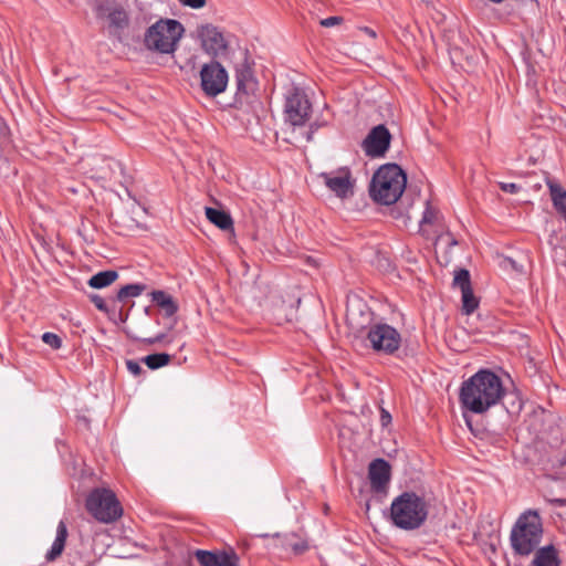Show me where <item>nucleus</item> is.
<instances>
[{
    "instance_id": "nucleus-1",
    "label": "nucleus",
    "mask_w": 566,
    "mask_h": 566,
    "mask_svg": "<svg viewBox=\"0 0 566 566\" xmlns=\"http://www.w3.org/2000/svg\"><path fill=\"white\" fill-rule=\"evenodd\" d=\"M504 394L501 378L489 369H481L462 382L459 399L463 409L481 415L496 406Z\"/></svg>"
},
{
    "instance_id": "nucleus-2",
    "label": "nucleus",
    "mask_w": 566,
    "mask_h": 566,
    "mask_svg": "<svg viewBox=\"0 0 566 566\" xmlns=\"http://www.w3.org/2000/svg\"><path fill=\"white\" fill-rule=\"evenodd\" d=\"M428 503L415 492H403L390 505L392 524L405 531L419 528L428 517Z\"/></svg>"
},
{
    "instance_id": "nucleus-3",
    "label": "nucleus",
    "mask_w": 566,
    "mask_h": 566,
    "mask_svg": "<svg viewBox=\"0 0 566 566\" xmlns=\"http://www.w3.org/2000/svg\"><path fill=\"white\" fill-rule=\"evenodd\" d=\"M407 176L397 164H386L374 175L370 196L382 205L395 203L403 193Z\"/></svg>"
},
{
    "instance_id": "nucleus-4",
    "label": "nucleus",
    "mask_w": 566,
    "mask_h": 566,
    "mask_svg": "<svg viewBox=\"0 0 566 566\" xmlns=\"http://www.w3.org/2000/svg\"><path fill=\"white\" fill-rule=\"evenodd\" d=\"M543 537V523L537 511L528 510L520 515L511 531V546L515 554L528 556L537 549Z\"/></svg>"
},
{
    "instance_id": "nucleus-5",
    "label": "nucleus",
    "mask_w": 566,
    "mask_h": 566,
    "mask_svg": "<svg viewBox=\"0 0 566 566\" xmlns=\"http://www.w3.org/2000/svg\"><path fill=\"white\" fill-rule=\"evenodd\" d=\"M185 33L184 25L175 19H159L144 34L146 49L161 54H172Z\"/></svg>"
},
{
    "instance_id": "nucleus-6",
    "label": "nucleus",
    "mask_w": 566,
    "mask_h": 566,
    "mask_svg": "<svg viewBox=\"0 0 566 566\" xmlns=\"http://www.w3.org/2000/svg\"><path fill=\"white\" fill-rule=\"evenodd\" d=\"M87 512L98 522L109 524L123 515V507L116 494L105 488L92 490L85 501Z\"/></svg>"
},
{
    "instance_id": "nucleus-7",
    "label": "nucleus",
    "mask_w": 566,
    "mask_h": 566,
    "mask_svg": "<svg viewBox=\"0 0 566 566\" xmlns=\"http://www.w3.org/2000/svg\"><path fill=\"white\" fill-rule=\"evenodd\" d=\"M366 339L376 353L395 354L401 345L400 333L387 323H375L369 326Z\"/></svg>"
},
{
    "instance_id": "nucleus-8",
    "label": "nucleus",
    "mask_w": 566,
    "mask_h": 566,
    "mask_svg": "<svg viewBox=\"0 0 566 566\" xmlns=\"http://www.w3.org/2000/svg\"><path fill=\"white\" fill-rule=\"evenodd\" d=\"M284 112L289 123L293 126H303L311 116L312 104L302 90L293 87L286 95Z\"/></svg>"
},
{
    "instance_id": "nucleus-9",
    "label": "nucleus",
    "mask_w": 566,
    "mask_h": 566,
    "mask_svg": "<svg viewBox=\"0 0 566 566\" xmlns=\"http://www.w3.org/2000/svg\"><path fill=\"white\" fill-rule=\"evenodd\" d=\"M318 178L337 198L344 200L354 196L356 180L348 167H340L332 171L321 172Z\"/></svg>"
},
{
    "instance_id": "nucleus-10",
    "label": "nucleus",
    "mask_w": 566,
    "mask_h": 566,
    "mask_svg": "<svg viewBox=\"0 0 566 566\" xmlns=\"http://www.w3.org/2000/svg\"><path fill=\"white\" fill-rule=\"evenodd\" d=\"M97 19L108 22V31L113 35H117L120 31L128 27L129 18L123 6L115 0H102L95 6Z\"/></svg>"
},
{
    "instance_id": "nucleus-11",
    "label": "nucleus",
    "mask_w": 566,
    "mask_h": 566,
    "mask_svg": "<svg viewBox=\"0 0 566 566\" xmlns=\"http://www.w3.org/2000/svg\"><path fill=\"white\" fill-rule=\"evenodd\" d=\"M200 80L202 91L213 97L226 91L228 73L219 62L212 61L201 67Z\"/></svg>"
},
{
    "instance_id": "nucleus-12",
    "label": "nucleus",
    "mask_w": 566,
    "mask_h": 566,
    "mask_svg": "<svg viewBox=\"0 0 566 566\" xmlns=\"http://www.w3.org/2000/svg\"><path fill=\"white\" fill-rule=\"evenodd\" d=\"M198 38L203 51L213 56H224L228 52L229 42L223 32L213 24H205L198 28Z\"/></svg>"
},
{
    "instance_id": "nucleus-13",
    "label": "nucleus",
    "mask_w": 566,
    "mask_h": 566,
    "mask_svg": "<svg viewBox=\"0 0 566 566\" xmlns=\"http://www.w3.org/2000/svg\"><path fill=\"white\" fill-rule=\"evenodd\" d=\"M391 142L388 128L380 124L375 126L363 142L365 154L371 158L384 157Z\"/></svg>"
},
{
    "instance_id": "nucleus-14",
    "label": "nucleus",
    "mask_w": 566,
    "mask_h": 566,
    "mask_svg": "<svg viewBox=\"0 0 566 566\" xmlns=\"http://www.w3.org/2000/svg\"><path fill=\"white\" fill-rule=\"evenodd\" d=\"M195 556L201 566H239V556L233 548L203 551L198 549Z\"/></svg>"
},
{
    "instance_id": "nucleus-15",
    "label": "nucleus",
    "mask_w": 566,
    "mask_h": 566,
    "mask_svg": "<svg viewBox=\"0 0 566 566\" xmlns=\"http://www.w3.org/2000/svg\"><path fill=\"white\" fill-rule=\"evenodd\" d=\"M368 478L375 492H384L390 481V465L384 459H375L369 463Z\"/></svg>"
},
{
    "instance_id": "nucleus-16",
    "label": "nucleus",
    "mask_w": 566,
    "mask_h": 566,
    "mask_svg": "<svg viewBox=\"0 0 566 566\" xmlns=\"http://www.w3.org/2000/svg\"><path fill=\"white\" fill-rule=\"evenodd\" d=\"M276 546L285 553L298 555L307 551L308 543L295 533H287L282 536L276 535Z\"/></svg>"
},
{
    "instance_id": "nucleus-17",
    "label": "nucleus",
    "mask_w": 566,
    "mask_h": 566,
    "mask_svg": "<svg viewBox=\"0 0 566 566\" xmlns=\"http://www.w3.org/2000/svg\"><path fill=\"white\" fill-rule=\"evenodd\" d=\"M531 566H560L557 549L553 545L535 549Z\"/></svg>"
},
{
    "instance_id": "nucleus-18",
    "label": "nucleus",
    "mask_w": 566,
    "mask_h": 566,
    "mask_svg": "<svg viewBox=\"0 0 566 566\" xmlns=\"http://www.w3.org/2000/svg\"><path fill=\"white\" fill-rule=\"evenodd\" d=\"M67 538V527L64 521H60L56 526V535L55 539L51 545V548L48 551L45 558L46 560H55L63 552L65 542Z\"/></svg>"
},
{
    "instance_id": "nucleus-19",
    "label": "nucleus",
    "mask_w": 566,
    "mask_h": 566,
    "mask_svg": "<svg viewBox=\"0 0 566 566\" xmlns=\"http://www.w3.org/2000/svg\"><path fill=\"white\" fill-rule=\"evenodd\" d=\"M206 217L211 223L223 231L233 229V220L230 213L224 210L207 207Z\"/></svg>"
},
{
    "instance_id": "nucleus-20",
    "label": "nucleus",
    "mask_w": 566,
    "mask_h": 566,
    "mask_svg": "<svg viewBox=\"0 0 566 566\" xmlns=\"http://www.w3.org/2000/svg\"><path fill=\"white\" fill-rule=\"evenodd\" d=\"M151 296L153 302L165 312L166 316L170 317L178 311V306L175 303L174 298L166 292L154 291L151 293Z\"/></svg>"
},
{
    "instance_id": "nucleus-21",
    "label": "nucleus",
    "mask_w": 566,
    "mask_h": 566,
    "mask_svg": "<svg viewBox=\"0 0 566 566\" xmlns=\"http://www.w3.org/2000/svg\"><path fill=\"white\" fill-rule=\"evenodd\" d=\"M118 279V273L113 270L102 271L94 274L88 280V285L93 289H104L109 286Z\"/></svg>"
},
{
    "instance_id": "nucleus-22",
    "label": "nucleus",
    "mask_w": 566,
    "mask_h": 566,
    "mask_svg": "<svg viewBox=\"0 0 566 566\" xmlns=\"http://www.w3.org/2000/svg\"><path fill=\"white\" fill-rule=\"evenodd\" d=\"M171 356L166 353H156L147 355L143 358V361L149 369H158L169 364Z\"/></svg>"
},
{
    "instance_id": "nucleus-23",
    "label": "nucleus",
    "mask_w": 566,
    "mask_h": 566,
    "mask_svg": "<svg viewBox=\"0 0 566 566\" xmlns=\"http://www.w3.org/2000/svg\"><path fill=\"white\" fill-rule=\"evenodd\" d=\"M238 91L249 93L254 88V82L250 69H243L237 72Z\"/></svg>"
},
{
    "instance_id": "nucleus-24",
    "label": "nucleus",
    "mask_w": 566,
    "mask_h": 566,
    "mask_svg": "<svg viewBox=\"0 0 566 566\" xmlns=\"http://www.w3.org/2000/svg\"><path fill=\"white\" fill-rule=\"evenodd\" d=\"M144 290L145 285L143 284H127L118 290L117 300L119 302H124L129 297H137L143 293Z\"/></svg>"
},
{
    "instance_id": "nucleus-25",
    "label": "nucleus",
    "mask_w": 566,
    "mask_h": 566,
    "mask_svg": "<svg viewBox=\"0 0 566 566\" xmlns=\"http://www.w3.org/2000/svg\"><path fill=\"white\" fill-rule=\"evenodd\" d=\"M462 293V310L467 315L472 314L479 306V301L474 296L472 289L463 290Z\"/></svg>"
},
{
    "instance_id": "nucleus-26",
    "label": "nucleus",
    "mask_w": 566,
    "mask_h": 566,
    "mask_svg": "<svg viewBox=\"0 0 566 566\" xmlns=\"http://www.w3.org/2000/svg\"><path fill=\"white\" fill-rule=\"evenodd\" d=\"M453 284L459 286L461 291L472 289L469 271L465 269L455 271Z\"/></svg>"
},
{
    "instance_id": "nucleus-27",
    "label": "nucleus",
    "mask_w": 566,
    "mask_h": 566,
    "mask_svg": "<svg viewBox=\"0 0 566 566\" xmlns=\"http://www.w3.org/2000/svg\"><path fill=\"white\" fill-rule=\"evenodd\" d=\"M437 217L438 211L430 206L429 201H427L420 224H432L437 220Z\"/></svg>"
},
{
    "instance_id": "nucleus-28",
    "label": "nucleus",
    "mask_w": 566,
    "mask_h": 566,
    "mask_svg": "<svg viewBox=\"0 0 566 566\" xmlns=\"http://www.w3.org/2000/svg\"><path fill=\"white\" fill-rule=\"evenodd\" d=\"M42 340L44 344L50 346L53 349H59L62 346V339L59 335L54 333L46 332L42 335Z\"/></svg>"
},
{
    "instance_id": "nucleus-29",
    "label": "nucleus",
    "mask_w": 566,
    "mask_h": 566,
    "mask_svg": "<svg viewBox=\"0 0 566 566\" xmlns=\"http://www.w3.org/2000/svg\"><path fill=\"white\" fill-rule=\"evenodd\" d=\"M499 186L502 191L507 193H517L521 190V186L514 182H500Z\"/></svg>"
},
{
    "instance_id": "nucleus-30",
    "label": "nucleus",
    "mask_w": 566,
    "mask_h": 566,
    "mask_svg": "<svg viewBox=\"0 0 566 566\" xmlns=\"http://www.w3.org/2000/svg\"><path fill=\"white\" fill-rule=\"evenodd\" d=\"M126 367H127L128 371L130 374H133L134 376H139L143 373V368H142L140 364L136 360H132V359L127 360Z\"/></svg>"
},
{
    "instance_id": "nucleus-31",
    "label": "nucleus",
    "mask_w": 566,
    "mask_h": 566,
    "mask_svg": "<svg viewBox=\"0 0 566 566\" xmlns=\"http://www.w3.org/2000/svg\"><path fill=\"white\" fill-rule=\"evenodd\" d=\"M92 303L102 312H107L108 307L104 298L97 294L91 296Z\"/></svg>"
},
{
    "instance_id": "nucleus-32",
    "label": "nucleus",
    "mask_w": 566,
    "mask_h": 566,
    "mask_svg": "<svg viewBox=\"0 0 566 566\" xmlns=\"http://www.w3.org/2000/svg\"><path fill=\"white\" fill-rule=\"evenodd\" d=\"M182 6L192 8V9H200L206 6V0H178Z\"/></svg>"
},
{
    "instance_id": "nucleus-33",
    "label": "nucleus",
    "mask_w": 566,
    "mask_h": 566,
    "mask_svg": "<svg viewBox=\"0 0 566 566\" xmlns=\"http://www.w3.org/2000/svg\"><path fill=\"white\" fill-rule=\"evenodd\" d=\"M342 18L340 17H328V18H325L321 21V24L325 28H331V27H334V25H337L342 22Z\"/></svg>"
},
{
    "instance_id": "nucleus-34",
    "label": "nucleus",
    "mask_w": 566,
    "mask_h": 566,
    "mask_svg": "<svg viewBox=\"0 0 566 566\" xmlns=\"http://www.w3.org/2000/svg\"><path fill=\"white\" fill-rule=\"evenodd\" d=\"M380 422L382 427L391 422V415L384 408L380 409Z\"/></svg>"
},
{
    "instance_id": "nucleus-35",
    "label": "nucleus",
    "mask_w": 566,
    "mask_h": 566,
    "mask_svg": "<svg viewBox=\"0 0 566 566\" xmlns=\"http://www.w3.org/2000/svg\"><path fill=\"white\" fill-rule=\"evenodd\" d=\"M165 335L164 334H160V335H157L156 337L154 338H149L148 339V343L149 344H154V343H158V342H161L164 339Z\"/></svg>"
},
{
    "instance_id": "nucleus-36",
    "label": "nucleus",
    "mask_w": 566,
    "mask_h": 566,
    "mask_svg": "<svg viewBox=\"0 0 566 566\" xmlns=\"http://www.w3.org/2000/svg\"><path fill=\"white\" fill-rule=\"evenodd\" d=\"M553 503H555L558 506H565L566 505V499H555V500H553Z\"/></svg>"
},
{
    "instance_id": "nucleus-37",
    "label": "nucleus",
    "mask_w": 566,
    "mask_h": 566,
    "mask_svg": "<svg viewBox=\"0 0 566 566\" xmlns=\"http://www.w3.org/2000/svg\"><path fill=\"white\" fill-rule=\"evenodd\" d=\"M506 261L511 264V266H512L513 269L517 270L515 261H513V260H511V259H507Z\"/></svg>"
},
{
    "instance_id": "nucleus-38",
    "label": "nucleus",
    "mask_w": 566,
    "mask_h": 566,
    "mask_svg": "<svg viewBox=\"0 0 566 566\" xmlns=\"http://www.w3.org/2000/svg\"><path fill=\"white\" fill-rule=\"evenodd\" d=\"M560 465L562 467L566 465V451L564 453L563 460L560 461Z\"/></svg>"
},
{
    "instance_id": "nucleus-39",
    "label": "nucleus",
    "mask_w": 566,
    "mask_h": 566,
    "mask_svg": "<svg viewBox=\"0 0 566 566\" xmlns=\"http://www.w3.org/2000/svg\"><path fill=\"white\" fill-rule=\"evenodd\" d=\"M366 31H367V32H368V34H369V35H371V36H375V35H376L375 31H373V30H370V29H366Z\"/></svg>"
}]
</instances>
